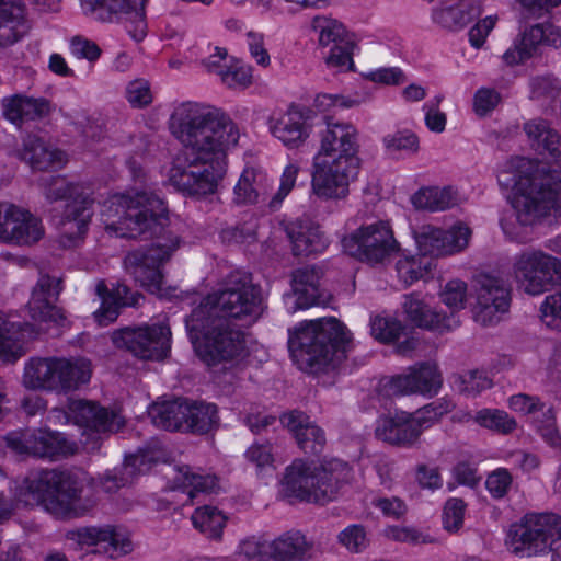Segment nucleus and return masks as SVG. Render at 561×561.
<instances>
[{
	"instance_id": "obj_53",
	"label": "nucleus",
	"mask_w": 561,
	"mask_h": 561,
	"mask_svg": "<svg viewBox=\"0 0 561 561\" xmlns=\"http://www.w3.org/2000/svg\"><path fill=\"white\" fill-rule=\"evenodd\" d=\"M457 389L468 396H477L481 391L491 388L492 380L479 370H470L462 375H458L455 379Z\"/></svg>"
},
{
	"instance_id": "obj_10",
	"label": "nucleus",
	"mask_w": 561,
	"mask_h": 561,
	"mask_svg": "<svg viewBox=\"0 0 561 561\" xmlns=\"http://www.w3.org/2000/svg\"><path fill=\"white\" fill-rule=\"evenodd\" d=\"M91 376V362L83 357H34L25 363L23 385L67 394L89 383Z\"/></svg>"
},
{
	"instance_id": "obj_52",
	"label": "nucleus",
	"mask_w": 561,
	"mask_h": 561,
	"mask_svg": "<svg viewBox=\"0 0 561 561\" xmlns=\"http://www.w3.org/2000/svg\"><path fill=\"white\" fill-rule=\"evenodd\" d=\"M237 554L243 560H271L270 541L261 537H249L240 541Z\"/></svg>"
},
{
	"instance_id": "obj_50",
	"label": "nucleus",
	"mask_w": 561,
	"mask_h": 561,
	"mask_svg": "<svg viewBox=\"0 0 561 561\" xmlns=\"http://www.w3.org/2000/svg\"><path fill=\"white\" fill-rule=\"evenodd\" d=\"M220 81L231 89H244L252 83L253 69L236 58H230L229 66L222 71Z\"/></svg>"
},
{
	"instance_id": "obj_27",
	"label": "nucleus",
	"mask_w": 561,
	"mask_h": 561,
	"mask_svg": "<svg viewBox=\"0 0 561 561\" xmlns=\"http://www.w3.org/2000/svg\"><path fill=\"white\" fill-rule=\"evenodd\" d=\"M282 425L294 436L305 454L318 455L325 444L324 431L304 412L290 411L280 416Z\"/></svg>"
},
{
	"instance_id": "obj_5",
	"label": "nucleus",
	"mask_w": 561,
	"mask_h": 561,
	"mask_svg": "<svg viewBox=\"0 0 561 561\" xmlns=\"http://www.w3.org/2000/svg\"><path fill=\"white\" fill-rule=\"evenodd\" d=\"M516 170L517 190L513 199L516 220L520 226L533 227L547 218L561 216V169L539 172L527 158L510 161Z\"/></svg>"
},
{
	"instance_id": "obj_38",
	"label": "nucleus",
	"mask_w": 561,
	"mask_h": 561,
	"mask_svg": "<svg viewBox=\"0 0 561 561\" xmlns=\"http://www.w3.org/2000/svg\"><path fill=\"white\" fill-rule=\"evenodd\" d=\"M271 560H301L309 554L312 542L300 531H288L270 541Z\"/></svg>"
},
{
	"instance_id": "obj_20",
	"label": "nucleus",
	"mask_w": 561,
	"mask_h": 561,
	"mask_svg": "<svg viewBox=\"0 0 561 561\" xmlns=\"http://www.w3.org/2000/svg\"><path fill=\"white\" fill-rule=\"evenodd\" d=\"M41 219L28 210L10 203H0V240L18 245H30L42 239Z\"/></svg>"
},
{
	"instance_id": "obj_41",
	"label": "nucleus",
	"mask_w": 561,
	"mask_h": 561,
	"mask_svg": "<svg viewBox=\"0 0 561 561\" xmlns=\"http://www.w3.org/2000/svg\"><path fill=\"white\" fill-rule=\"evenodd\" d=\"M178 413L186 414L185 431L207 432L218 422L217 407L213 403L188 402L180 405Z\"/></svg>"
},
{
	"instance_id": "obj_64",
	"label": "nucleus",
	"mask_w": 561,
	"mask_h": 561,
	"mask_svg": "<svg viewBox=\"0 0 561 561\" xmlns=\"http://www.w3.org/2000/svg\"><path fill=\"white\" fill-rule=\"evenodd\" d=\"M512 484V476L506 469H497L489 474L485 485L493 497H503Z\"/></svg>"
},
{
	"instance_id": "obj_32",
	"label": "nucleus",
	"mask_w": 561,
	"mask_h": 561,
	"mask_svg": "<svg viewBox=\"0 0 561 561\" xmlns=\"http://www.w3.org/2000/svg\"><path fill=\"white\" fill-rule=\"evenodd\" d=\"M402 307L407 319L419 328L444 331L457 324L453 317L436 312L416 294L407 295Z\"/></svg>"
},
{
	"instance_id": "obj_36",
	"label": "nucleus",
	"mask_w": 561,
	"mask_h": 561,
	"mask_svg": "<svg viewBox=\"0 0 561 561\" xmlns=\"http://www.w3.org/2000/svg\"><path fill=\"white\" fill-rule=\"evenodd\" d=\"M3 114L14 125L34 121L48 114L49 103L44 99L13 95L2 101Z\"/></svg>"
},
{
	"instance_id": "obj_18",
	"label": "nucleus",
	"mask_w": 561,
	"mask_h": 561,
	"mask_svg": "<svg viewBox=\"0 0 561 561\" xmlns=\"http://www.w3.org/2000/svg\"><path fill=\"white\" fill-rule=\"evenodd\" d=\"M49 419L55 423H73L84 430V434L115 432L123 424L124 419L118 413L108 411L95 403L83 400L69 402L68 412L60 409H53Z\"/></svg>"
},
{
	"instance_id": "obj_26",
	"label": "nucleus",
	"mask_w": 561,
	"mask_h": 561,
	"mask_svg": "<svg viewBox=\"0 0 561 561\" xmlns=\"http://www.w3.org/2000/svg\"><path fill=\"white\" fill-rule=\"evenodd\" d=\"M268 130L285 147L297 149L310 138L312 124L307 113L291 107L273 114L268 119Z\"/></svg>"
},
{
	"instance_id": "obj_47",
	"label": "nucleus",
	"mask_w": 561,
	"mask_h": 561,
	"mask_svg": "<svg viewBox=\"0 0 561 561\" xmlns=\"http://www.w3.org/2000/svg\"><path fill=\"white\" fill-rule=\"evenodd\" d=\"M247 462L259 478L272 476L276 469L273 447L268 443H254L244 451Z\"/></svg>"
},
{
	"instance_id": "obj_22",
	"label": "nucleus",
	"mask_w": 561,
	"mask_h": 561,
	"mask_svg": "<svg viewBox=\"0 0 561 561\" xmlns=\"http://www.w3.org/2000/svg\"><path fill=\"white\" fill-rule=\"evenodd\" d=\"M8 444L18 454L39 457L69 455L77 448L61 434L42 428L10 434Z\"/></svg>"
},
{
	"instance_id": "obj_59",
	"label": "nucleus",
	"mask_w": 561,
	"mask_h": 561,
	"mask_svg": "<svg viewBox=\"0 0 561 561\" xmlns=\"http://www.w3.org/2000/svg\"><path fill=\"white\" fill-rule=\"evenodd\" d=\"M127 101L134 107H144L152 102V93L148 81L137 79L128 83L126 89Z\"/></svg>"
},
{
	"instance_id": "obj_48",
	"label": "nucleus",
	"mask_w": 561,
	"mask_h": 561,
	"mask_svg": "<svg viewBox=\"0 0 561 561\" xmlns=\"http://www.w3.org/2000/svg\"><path fill=\"white\" fill-rule=\"evenodd\" d=\"M159 449L139 450L126 457L121 477L122 484L129 482L136 474L147 472L153 462L160 458Z\"/></svg>"
},
{
	"instance_id": "obj_46",
	"label": "nucleus",
	"mask_w": 561,
	"mask_h": 561,
	"mask_svg": "<svg viewBox=\"0 0 561 561\" xmlns=\"http://www.w3.org/2000/svg\"><path fill=\"white\" fill-rule=\"evenodd\" d=\"M481 14V7L479 3L470 5H458L440 9L435 12V20L443 27L456 31L465 27L474 18Z\"/></svg>"
},
{
	"instance_id": "obj_29",
	"label": "nucleus",
	"mask_w": 561,
	"mask_h": 561,
	"mask_svg": "<svg viewBox=\"0 0 561 561\" xmlns=\"http://www.w3.org/2000/svg\"><path fill=\"white\" fill-rule=\"evenodd\" d=\"M375 434L378 439L397 446H412L421 436L412 414L407 412L380 419Z\"/></svg>"
},
{
	"instance_id": "obj_58",
	"label": "nucleus",
	"mask_w": 561,
	"mask_h": 561,
	"mask_svg": "<svg viewBox=\"0 0 561 561\" xmlns=\"http://www.w3.org/2000/svg\"><path fill=\"white\" fill-rule=\"evenodd\" d=\"M442 301L453 310L465 307L467 299V284L460 279L449 280L440 294Z\"/></svg>"
},
{
	"instance_id": "obj_1",
	"label": "nucleus",
	"mask_w": 561,
	"mask_h": 561,
	"mask_svg": "<svg viewBox=\"0 0 561 561\" xmlns=\"http://www.w3.org/2000/svg\"><path fill=\"white\" fill-rule=\"evenodd\" d=\"M169 128L182 145L167 171L169 182L192 196L216 193L227 171V152L240 137L237 125L219 108L183 102L173 108Z\"/></svg>"
},
{
	"instance_id": "obj_44",
	"label": "nucleus",
	"mask_w": 561,
	"mask_h": 561,
	"mask_svg": "<svg viewBox=\"0 0 561 561\" xmlns=\"http://www.w3.org/2000/svg\"><path fill=\"white\" fill-rule=\"evenodd\" d=\"M394 268L398 278L405 285L424 278L432 270V260L424 254L399 253Z\"/></svg>"
},
{
	"instance_id": "obj_14",
	"label": "nucleus",
	"mask_w": 561,
	"mask_h": 561,
	"mask_svg": "<svg viewBox=\"0 0 561 561\" xmlns=\"http://www.w3.org/2000/svg\"><path fill=\"white\" fill-rule=\"evenodd\" d=\"M476 302L473 320L482 327L496 324L511 306V286L499 273L480 272L471 280Z\"/></svg>"
},
{
	"instance_id": "obj_12",
	"label": "nucleus",
	"mask_w": 561,
	"mask_h": 561,
	"mask_svg": "<svg viewBox=\"0 0 561 561\" xmlns=\"http://www.w3.org/2000/svg\"><path fill=\"white\" fill-rule=\"evenodd\" d=\"M512 552L520 557H533L552 550L554 541L561 539V517L556 514H528L508 533Z\"/></svg>"
},
{
	"instance_id": "obj_30",
	"label": "nucleus",
	"mask_w": 561,
	"mask_h": 561,
	"mask_svg": "<svg viewBox=\"0 0 561 561\" xmlns=\"http://www.w3.org/2000/svg\"><path fill=\"white\" fill-rule=\"evenodd\" d=\"M322 271L317 266L297 268L291 277L293 298L296 309H308L322 301Z\"/></svg>"
},
{
	"instance_id": "obj_25",
	"label": "nucleus",
	"mask_w": 561,
	"mask_h": 561,
	"mask_svg": "<svg viewBox=\"0 0 561 561\" xmlns=\"http://www.w3.org/2000/svg\"><path fill=\"white\" fill-rule=\"evenodd\" d=\"M546 44L553 47L561 46V31L551 23H538L525 25L515 41L514 47L504 55V61L510 65H517L531 58L540 45Z\"/></svg>"
},
{
	"instance_id": "obj_40",
	"label": "nucleus",
	"mask_w": 561,
	"mask_h": 561,
	"mask_svg": "<svg viewBox=\"0 0 561 561\" xmlns=\"http://www.w3.org/2000/svg\"><path fill=\"white\" fill-rule=\"evenodd\" d=\"M310 27L318 35V44L322 48L351 44L347 26L336 19L317 15L311 20Z\"/></svg>"
},
{
	"instance_id": "obj_21",
	"label": "nucleus",
	"mask_w": 561,
	"mask_h": 561,
	"mask_svg": "<svg viewBox=\"0 0 561 561\" xmlns=\"http://www.w3.org/2000/svg\"><path fill=\"white\" fill-rule=\"evenodd\" d=\"M69 539L82 549H92L111 558H118L133 551L134 546L126 530L115 526L87 527L72 531Z\"/></svg>"
},
{
	"instance_id": "obj_37",
	"label": "nucleus",
	"mask_w": 561,
	"mask_h": 561,
	"mask_svg": "<svg viewBox=\"0 0 561 561\" xmlns=\"http://www.w3.org/2000/svg\"><path fill=\"white\" fill-rule=\"evenodd\" d=\"M288 237L297 255L322 253L328 247V239L319 226L310 222H294L288 227Z\"/></svg>"
},
{
	"instance_id": "obj_31",
	"label": "nucleus",
	"mask_w": 561,
	"mask_h": 561,
	"mask_svg": "<svg viewBox=\"0 0 561 561\" xmlns=\"http://www.w3.org/2000/svg\"><path fill=\"white\" fill-rule=\"evenodd\" d=\"M95 290L102 300L101 307L93 313L100 327H106L114 322L118 317L121 307L138 304L139 296H129V289L122 284L108 288L103 282H100Z\"/></svg>"
},
{
	"instance_id": "obj_35",
	"label": "nucleus",
	"mask_w": 561,
	"mask_h": 561,
	"mask_svg": "<svg viewBox=\"0 0 561 561\" xmlns=\"http://www.w3.org/2000/svg\"><path fill=\"white\" fill-rule=\"evenodd\" d=\"M524 131L534 150L561 161V136L548 121L541 117L529 119L524 124Z\"/></svg>"
},
{
	"instance_id": "obj_54",
	"label": "nucleus",
	"mask_w": 561,
	"mask_h": 561,
	"mask_svg": "<svg viewBox=\"0 0 561 561\" xmlns=\"http://www.w3.org/2000/svg\"><path fill=\"white\" fill-rule=\"evenodd\" d=\"M325 67L334 72H346L351 69V44L328 47L323 57Z\"/></svg>"
},
{
	"instance_id": "obj_9",
	"label": "nucleus",
	"mask_w": 561,
	"mask_h": 561,
	"mask_svg": "<svg viewBox=\"0 0 561 561\" xmlns=\"http://www.w3.org/2000/svg\"><path fill=\"white\" fill-rule=\"evenodd\" d=\"M343 472H347V463L335 458L323 465L296 459L286 468L279 492L289 501L324 504L334 500L340 489V482L332 483L331 477Z\"/></svg>"
},
{
	"instance_id": "obj_43",
	"label": "nucleus",
	"mask_w": 561,
	"mask_h": 561,
	"mask_svg": "<svg viewBox=\"0 0 561 561\" xmlns=\"http://www.w3.org/2000/svg\"><path fill=\"white\" fill-rule=\"evenodd\" d=\"M180 405H186V401L156 402L149 407L148 414L157 427L169 431L185 430L186 414L178 413Z\"/></svg>"
},
{
	"instance_id": "obj_34",
	"label": "nucleus",
	"mask_w": 561,
	"mask_h": 561,
	"mask_svg": "<svg viewBox=\"0 0 561 561\" xmlns=\"http://www.w3.org/2000/svg\"><path fill=\"white\" fill-rule=\"evenodd\" d=\"M28 28L24 5L19 0H0V46L14 44Z\"/></svg>"
},
{
	"instance_id": "obj_63",
	"label": "nucleus",
	"mask_w": 561,
	"mask_h": 561,
	"mask_svg": "<svg viewBox=\"0 0 561 561\" xmlns=\"http://www.w3.org/2000/svg\"><path fill=\"white\" fill-rule=\"evenodd\" d=\"M247 43L250 55L255 62L261 67H268L271 64V57L265 48L263 34L253 31L248 32Z\"/></svg>"
},
{
	"instance_id": "obj_7",
	"label": "nucleus",
	"mask_w": 561,
	"mask_h": 561,
	"mask_svg": "<svg viewBox=\"0 0 561 561\" xmlns=\"http://www.w3.org/2000/svg\"><path fill=\"white\" fill-rule=\"evenodd\" d=\"M59 291L58 279L42 276L27 305L31 323L22 328L18 322L0 316V360L18 359L24 353L23 345L26 341L64 324V313L55 305Z\"/></svg>"
},
{
	"instance_id": "obj_3",
	"label": "nucleus",
	"mask_w": 561,
	"mask_h": 561,
	"mask_svg": "<svg viewBox=\"0 0 561 561\" xmlns=\"http://www.w3.org/2000/svg\"><path fill=\"white\" fill-rule=\"evenodd\" d=\"M288 346L299 369L316 375L339 371L347 362V328L334 317L302 321L289 332Z\"/></svg>"
},
{
	"instance_id": "obj_55",
	"label": "nucleus",
	"mask_w": 561,
	"mask_h": 561,
	"mask_svg": "<svg viewBox=\"0 0 561 561\" xmlns=\"http://www.w3.org/2000/svg\"><path fill=\"white\" fill-rule=\"evenodd\" d=\"M298 173L299 168L296 164H288L284 169L279 180V186L268 201V206L272 209H277L291 192L296 184Z\"/></svg>"
},
{
	"instance_id": "obj_28",
	"label": "nucleus",
	"mask_w": 561,
	"mask_h": 561,
	"mask_svg": "<svg viewBox=\"0 0 561 561\" xmlns=\"http://www.w3.org/2000/svg\"><path fill=\"white\" fill-rule=\"evenodd\" d=\"M273 179L261 168L247 167L233 187V203L252 205L267 198Z\"/></svg>"
},
{
	"instance_id": "obj_42",
	"label": "nucleus",
	"mask_w": 561,
	"mask_h": 561,
	"mask_svg": "<svg viewBox=\"0 0 561 561\" xmlns=\"http://www.w3.org/2000/svg\"><path fill=\"white\" fill-rule=\"evenodd\" d=\"M417 209L440 211L457 204L456 192L451 187H425L419 190L411 198Z\"/></svg>"
},
{
	"instance_id": "obj_4",
	"label": "nucleus",
	"mask_w": 561,
	"mask_h": 561,
	"mask_svg": "<svg viewBox=\"0 0 561 561\" xmlns=\"http://www.w3.org/2000/svg\"><path fill=\"white\" fill-rule=\"evenodd\" d=\"M351 182V123L334 115L325 117V128L312 158L311 190L321 199L345 198Z\"/></svg>"
},
{
	"instance_id": "obj_24",
	"label": "nucleus",
	"mask_w": 561,
	"mask_h": 561,
	"mask_svg": "<svg viewBox=\"0 0 561 561\" xmlns=\"http://www.w3.org/2000/svg\"><path fill=\"white\" fill-rule=\"evenodd\" d=\"M471 237V230L462 225L444 230L431 225H424L414 231V239L420 251L424 255H448L467 248Z\"/></svg>"
},
{
	"instance_id": "obj_11",
	"label": "nucleus",
	"mask_w": 561,
	"mask_h": 561,
	"mask_svg": "<svg viewBox=\"0 0 561 561\" xmlns=\"http://www.w3.org/2000/svg\"><path fill=\"white\" fill-rule=\"evenodd\" d=\"M43 193L47 201L57 202L73 197L67 205L64 218L60 221V242L64 247H71L82 238L91 219L92 199L83 196V188L79 184L70 183L64 176H49L43 182Z\"/></svg>"
},
{
	"instance_id": "obj_15",
	"label": "nucleus",
	"mask_w": 561,
	"mask_h": 561,
	"mask_svg": "<svg viewBox=\"0 0 561 561\" xmlns=\"http://www.w3.org/2000/svg\"><path fill=\"white\" fill-rule=\"evenodd\" d=\"M353 257L371 266L387 264L401 251L391 227L383 221L360 227L353 233Z\"/></svg>"
},
{
	"instance_id": "obj_61",
	"label": "nucleus",
	"mask_w": 561,
	"mask_h": 561,
	"mask_svg": "<svg viewBox=\"0 0 561 561\" xmlns=\"http://www.w3.org/2000/svg\"><path fill=\"white\" fill-rule=\"evenodd\" d=\"M362 77L371 82L385 85H399L407 81L404 72L398 67L380 68L368 73H363Z\"/></svg>"
},
{
	"instance_id": "obj_33",
	"label": "nucleus",
	"mask_w": 561,
	"mask_h": 561,
	"mask_svg": "<svg viewBox=\"0 0 561 561\" xmlns=\"http://www.w3.org/2000/svg\"><path fill=\"white\" fill-rule=\"evenodd\" d=\"M20 156L22 160L37 170L58 169L67 163V156L64 151L47 145L36 136H27L24 139Z\"/></svg>"
},
{
	"instance_id": "obj_13",
	"label": "nucleus",
	"mask_w": 561,
	"mask_h": 561,
	"mask_svg": "<svg viewBox=\"0 0 561 561\" xmlns=\"http://www.w3.org/2000/svg\"><path fill=\"white\" fill-rule=\"evenodd\" d=\"M512 273L519 289L537 296L560 284L561 260L541 250H525L515 256Z\"/></svg>"
},
{
	"instance_id": "obj_51",
	"label": "nucleus",
	"mask_w": 561,
	"mask_h": 561,
	"mask_svg": "<svg viewBox=\"0 0 561 561\" xmlns=\"http://www.w3.org/2000/svg\"><path fill=\"white\" fill-rule=\"evenodd\" d=\"M454 408L451 401L439 399L432 403L424 405L416 412L411 413L414 422L417 424L420 432L424 428H428L435 422H437L443 415L450 412Z\"/></svg>"
},
{
	"instance_id": "obj_60",
	"label": "nucleus",
	"mask_w": 561,
	"mask_h": 561,
	"mask_svg": "<svg viewBox=\"0 0 561 561\" xmlns=\"http://www.w3.org/2000/svg\"><path fill=\"white\" fill-rule=\"evenodd\" d=\"M69 49L76 58L87 59L90 62H94L101 56L100 47L94 42L81 36H75L70 39Z\"/></svg>"
},
{
	"instance_id": "obj_6",
	"label": "nucleus",
	"mask_w": 561,
	"mask_h": 561,
	"mask_svg": "<svg viewBox=\"0 0 561 561\" xmlns=\"http://www.w3.org/2000/svg\"><path fill=\"white\" fill-rule=\"evenodd\" d=\"M104 229L121 238L150 236L168 221L164 202L156 194L135 188L108 196L101 205Z\"/></svg>"
},
{
	"instance_id": "obj_49",
	"label": "nucleus",
	"mask_w": 561,
	"mask_h": 561,
	"mask_svg": "<svg viewBox=\"0 0 561 561\" xmlns=\"http://www.w3.org/2000/svg\"><path fill=\"white\" fill-rule=\"evenodd\" d=\"M474 421L479 425L501 434H510L517 426L513 417L506 412L496 409H483L477 412Z\"/></svg>"
},
{
	"instance_id": "obj_16",
	"label": "nucleus",
	"mask_w": 561,
	"mask_h": 561,
	"mask_svg": "<svg viewBox=\"0 0 561 561\" xmlns=\"http://www.w3.org/2000/svg\"><path fill=\"white\" fill-rule=\"evenodd\" d=\"M176 241L157 242L144 251H134L125 259L126 271L148 291L162 296V265L178 248Z\"/></svg>"
},
{
	"instance_id": "obj_39",
	"label": "nucleus",
	"mask_w": 561,
	"mask_h": 561,
	"mask_svg": "<svg viewBox=\"0 0 561 561\" xmlns=\"http://www.w3.org/2000/svg\"><path fill=\"white\" fill-rule=\"evenodd\" d=\"M168 472L172 473L173 489H183L192 497L195 492H209L217 486V478L213 474L195 471L187 466L167 467Z\"/></svg>"
},
{
	"instance_id": "obj_62",
	"label": "nucleus",
	"mask_w": 561,
	"mask_h": 561,
	"mask_svg": "<svg viewBox=\"0 0 561 561\" xmlns=\"http://www.w3.org/2000/svg\"><path fill=\"white\" fill-rule=\"evenodd\" d=\"M466 504L460 499H450L444 508V526L448 531H457L463 523Z\"/></svg>"
},
{
	"instance_id": "obj_56",
	"label": "nucleus",
	"mask_w": 561,
	"mask_h": 561,
	"mask_svg": "<svg viewBox=\"0 0 561 561\" xmlns=\"http://www.w3.org/2000/svg\"><path fill=\"white\" fill-rule=\"evenodd\" d=\"M402 329L400 321L389 317H376L371 323L375 337L386 343L397 340Z\"/></svg>"
},
{
	"instance_id": "obj_19",
	"label": "nucleus",
	"mask_w": 561,
	"mask_h": 561,
	"mask_svg": "<svg viewBox=\"0 0 561 561\" xmlns=\"http://www.w3.org/2000/svg\"><path fill=\"white\" fill-rule=\"evenodd\" d=\"M149 0H80L85 14L95 20L111 21L113 14L126 16L130 37L141 42L147 35L146 5Z\"/></svg>"
},
{
	"instance_id": "obj_2",
	"label": "nucleus",
	"mask_w": 561,
	"mask_h": 561,
	"mask_svg": "<svg viewBox=\"0 0 561 561\" xmlns=\"http://www.w3.org/2000/svg\"><path fill=\"white\" fill-rule=\"evenodd\" d=\"M263 310L259 290L248 280L232 283L209 295L193 310L186 328L201 360L215 373L232 371L260 345L244 331L230 327L229 319L254 323Z\"/></svg>"
},
{
	"instance_id": "obj_17",
	"label": "nucleus",
	"mask_w": 561,
	"mask_h": 561,
	"mask_svg": "<svg viewBox=\"0 0 561 561\" xmlns=\"http://www.w3.org/2000/svg\"><path fill=\"white\" fill-rule=\"evenodd\" d=\"M170 330L165 324L125 328L112 333V342L118 348H126L142 359L160 360L167 357Z\"/></svg>"
},
{
	"instance_id": "obj_57",
	"label": "nucleus",
	"mask_w": 561,
	"mask_h": 561,
	"mask_svg": "<svg viewBox=\"0 0 561 561\" xmlns=\"http://www.w3.org/2000/svg\"><path fill=\"white\" fill-rule=\"evenodd\" d=\"M542 322L554 330H561V290L549 295L540 308Z\"/></svg>"
},
{
	"instance_id": "obj_45",
	"label": "nucleus",
	"mask_w": 561,
	"mask_h": 561,
	"mask_svg": "<svg viewBox=\"0 0 561 561\" xmlns=\"http://www.w3.org/2000/svg\"><path fill=\"white\" fill-rule=\"evenodd\" d=\"M228 517L214 506H203L195 510L192 523L196 529L209 538H219L226 527Z\"/></svg>"
},
{
	"instance_id": "obj_8",
	"label": "nucleus",
	"mask_w": 561,
	"mask_h": 561,
	"mask_svg": "<svg viewBox=\"0 0 561 561\" xmlns=\"http://www.w3.org/2000/svg\"><path fill=\"white\" fill-rule=\"evenodd\" d=\"M82 480L67 472L42 471L32 473L13 489V503L0 497V519L13 510L42 506L46 512L66 517L75 513V502L82 494Z\"/></svg>"
},
{
	"instance_id": "obj_23",
	"label": "nucleus",
	"mask_w": 561,
	"mask_h": 561,
	"mask_svg": "<svg viewBox=\"0 0 561 561\" xmlns=\"http://www.w3.org/2000/svg\"><path fill=\"white\" fill-rule=\"evenodd\" d=\"M443 377L435 363H420L410 367L405 374L391 377L385 387L390 394L435 396L442 388Z\"/></svg>"
}]
</instances>
